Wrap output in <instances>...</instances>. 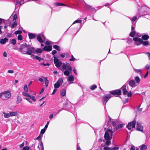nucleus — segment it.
I'll use <instances>...</instances> for the list:
<instances>
[{"instance_id":"4","label":"nucleus","mask_w":150,"mask_h":150,"mask_svg":"<svg viewBox=\"0 0 150 150\" xmlns=\"http://www.w3.org/2000/svg\"><path fill=\"white\" fill-rule=\"evenodd\" d=\"M122 90L123 94V95H125L127 94V96L128 97H131L132 95V94L131 91L128 92L126 89V86L125 85H123L121 88Z\"/></svg>"},{"instance_id":"16","label":"nucleus","mask_w":150,"mask_h":150,"mask_svg":"<svg viewBox=\"0 0 150 150\" xmlns=\"http://www.w3.org/2000/svg\"><path fill=\"white\" fill-rule=\"evenodd\" d=\"M124 124H121L120 125H117L115 128L114 131H116V130H118L119 129L122 128L124 127Z\"/></svg>"},{"instance_id":"49","label":"nucleus","mask_w":150,"mask_h":150,"mask_svg":"<svg viewBox=\"0 0 150 150\" xmlns=\"http://www.w3.org/2000/svg\"><path fill=\"white\" fill-rule=\"evenodd\" d=\"M110 140H107V141H106V144L107 146L109 145L111 143V142L110 141Z\"/></svg>"},{"instance_id":"20","label":"nucleus","mask_w":150,"mask_h":150,"mask_svg":"<svg viewBox=\"0 0 150 150\" xmlns=\"http://www.w3.org/2000/svg\"><path fill=\"white\" fill-rule=\"evenodd\" d=\"M14 22L11 25V27L12 28L15 27L18 25V22L16 21H13Z\"/></svg>"},{"instance_id":"9","label":"nucleus","mask_w":150,"mask_h":150,"mask_svg":"<svg viewBox=\"0 0 150 150\" xmlns=\"http://www.w3.org/2000/svg\"><path fill=\"white\" fill-rule=\"evenodd\" d=\"M111 94H107L105 95L103 97V100H104L103 103L106 104L108 100L111 98Z\"/></svg>"},{"instance_id":"41","label":"nucleus","mask_w":150,"mask_h":150,"mask_svg":"<svg viewBox=\"0 0 150 150\" xmlns=\"http://www.w3.org/2000/svg\"><path fill=\"white\" fill-rule=\"evenodd\" d=\"M60 86V84L57 83L54 84V87L55 88H58Z\"/></svg>"},{"instance_id":"13","label":"nucleus","mask_w":150,"mask_h":150,"mask_svg":"<svg viewBox=\"0 0 150 150\" xmlns=\"http://www.w3.org/2000/svg\"><path fill=\"white\" fill-rule=\"evenodd\" d=\"M52 49V47L51 45H49L48 46H45L43 49V50L47 51H50Z\"/></svg>"},{"instance_id":"12","label":"nucleus","mask_w":150,"mask_h":150,"mask_svg":"<svg viewBox=\"0 0 150 150\" xmlns=\"http://www.w3.org/2000/svg\"><path fill=\"white\" fill-rule=\"evenodd\" d=\"M137 131L142 132L143 130V127L142 126L140 123L139 122L137 123Z\"/></svg>"},{"instance_id":"45","label":"nucleus","mask_w":150,"mask_h":150,"mask_svg":"<svg viewBox=\"0 0 150 150\" xmlns=\"http://www.w3.org/2000/svg\"><path fill=\"white\" fill-rule=\"evenodd\" d=\"M22 94H23V95L24 96H28V97H29V96H30V95L29 94H28L27 93H26V92H23Z\"/></svg>"},{"instance_id":"28","label":"nucleus","mask_w":150,"mask_h":150,"mask_svg":"<svg viewBox=\"0 0 150 150\" xmlns=\"http://www.w3.org/2000/svg\"><path fill=\"white\" fill-rule=\"evenodd\" d=\"M53 48L57 50L58 51H59L60 50V47L57 45H55L53 46Z\"/></svg>"},{"instance_id":"36","label":"nucleus","mask_w":150,"mask_h":150,"mask_svg":"<svg viewBox=\"0 0 150 150\" xmlns=\"http://www.w3.org/2000/svg\"><path fill=\"white\" fill-rule=\"evenodd\" d=\"M82 22V20H77L76 21H75L72 24L77 23H81Z\"/></svg>"},{"instance_id":"48","label":"nucleus","mask_w":150,"mask_h":150,"mask_svg":"<svg viewBox=\"0 0 150 150\" xmlns=\"http://www.w3.org/2000/svg\"><path fill=\"white\" fill-rule=\"evenodd\" d=\"M46 129L45 128L42 129L40 131V133L42 134H43L45 132Z\"/></svg>"},{"instance_id":"58","label":"nucleus","mask_w":150,"mask_h":150,"mask_svg":"<svg viewBox=\"0 0 150 150\" xmlns=\"http://www.w3.org/2000/svg\"><path fill=\"white\" fill-rule=\"evenodd\" d=\"M57 91V89L56 88H55L54 89V90L53 91L52 93L51 94L52 95H53V94H54V93L56 92Z\"/></svg>"},{"instance_id":"64","label":"nucleus","mask_w":150,"mask_h":150,"mask_svg":"<svg viewBox=\"0 0 150 150\" xmlns=\"http://www.w3.org/2000/svg\"><path fill=\"white\" fill-rule=\"evenodd\" d=\"M135 147L134 146H132L131 147L130 150H135Z\"/></svg>"},{"instance_id":"62","label":"nucleus","mask_w":150,"mask_h":150,"mask_svg":"<svg viewBox=\"0 0 150 150\" xmlns=\"http://www.w3.org/2000/svg\"><path fill=\"white\" fill-rule=\"evenodd\" d=\"M57 53V52L56 50H53L52 51V54L53 55H54L56 54Z\"/></svg>"},{"instance_id":"56","label":"nucleus","mask_w":150,"mask_h":150,"mask_svg":"<svg viewBox=\"0 0 150 150\" xmlns=\"http://www.w3.org/2000/svg\"><path fill=\"white\" fill-rule=\"evenodd\" d=\"M77 150H81V148L79 146V144L78 143L77 145Z\"/></svg>"},{"instance_id":"55","label":"nucleus","mask_w":150,"mask_h":150,"mask_svg":"<svg viewBox=\"0 0 150 150\" xmlns=\"http://www.w3.org/2000/svg\"><path fill=\"white\" fill-rule=\"evenodd\" d=\"M49 123V122L48 121L47 122V123L45 125L44 128H45V129H46L47 128V127H48V125Z\"/></svg>"},{"instance_id":"38","label":"nucleus","mask_w":150,"mask_h":150,"mask_svg":"<svg viewBox=\"0 0 150 150\" xmlns=\"http://www.w3.org/2000/svg\"><path fill=\"white\" fill-rule=\"evenodd\" d=\"M11 42L13 45H14L16 43V40H15V39H13L12 40Z\"/></svg>"},{"instance_id":"2","label":"nucleus","mask_w":150,"mask_h":150,"mask_svg":"<svg viewBox=\"0 0 150 150\" xmlns=\"http://www.w3.org/2000/svg\"><path fill=\"white\" fill-rule=\"evenodd\" d=\"M113 132L110 129H108L105 132L104 137L106 140H111L112 135Z\"/></svg>"},{"instance_id":"6","label":"nucleus","mask_w":150,"mask_h":150,"mask_svg":"<svg viewBox=\"0 0 150 150\" xmlns=\"http://www.w3.org/2000/svg\"><path fill=\"white\" fill-rule=\"evenodd\" d=\"M136 121L133 120L132 122H128V125L126 126V127L129 130H130L131 128H134L135 127L136 125Z\"/></svg>"},{"instance_id":"11","label":"nucleus","mask_w":150,"mask_h":150,"mask_svg":"<svg viewBox=\"0 0 150 150\" xmlns=\"http://www.w3.org/2000/svg\"><path fill=\"white\" fill-rule=\"evenodd\" d=\"M28 46V45L25 43H24L21 45V47L19 49V51L23 54L24 51H23V49L27 47Z\"/></svg>"},{"instance_id":"10","label":"nucleus","mask_w":150,"mask_h":150,"mask_svg":"<svg viewBox=\"0 0 150 150\" xmlns=\"http://www.w3.org/2000/svg\"><path fill=\"white\" fill-rule=\"evenodd\" d=\"M3 96L6 98H9L11 97V94L9 91H5L3 92Z\"/></svg>"},{"instance_id":"22","label":"nucleus","mask_w":150,"mask_h":150,"mask_svg":"<svg viewBox=\"0 0 150 150\" xmlns=\"http://www.w3.org/2000/svg\"><path fill=\"white\" fill-rule=\"evenodd\" d=\"M22 101V99L21 97V96H18L17 97V99L16 100L17 103L18 104L21 103Z\"/></svg>"},{"instance_id":"53","label":"nucleus","mask_w":150,"mask_h":150,"mask_svg":"<svg viewBox=\"0 0 150 150\" xmlns=\"http://www.w3.org/2000/svg\"><path fill=\"white\" fill-rule=\"evenodd\" d=\"M112 125L113 126V127H115L117 126L116 125V122L115 121H112Z\"/></svg>"},{"instance_id":"31","label":"nucleus","mask_w":150,"mask_h":150,"mask_svg":"<svg viewBox=\"0 0 150 150\" xmlns=\"http://www.w3.org/2000/svg\"><path fill=\"white\" fill-rule=\"evenodd\" d=\"M13 19L12 20V21H16V20L17 19V16L16 14H15L13 16Z\"/></svg>"},{"instance_id":"25","label":"nucleus","mask_w":150,"mask_h":150,"mask_svg":"<svg viewBox=\"0 0 150 150\" xmlns=\"http://www.w3.org/2000/svg\"><path fill=\"white\" fill-rule=\"evenodd\" d=\"M33 59L36 58L37 60H38L39 62L41 60H43V59L42 58H41L37 56H34L32 57Z\"/></svg>"},{"instance_id":"26","label":"nucleus","mask_w":150,"mask_h":150,"mask_svg":"<svg viewBox=\"0 0 150 150\" xmlns=\"http://www.w3.org/2000/svg\"><path fill=\"white\" fill-rule=\"evenodd\" d=\"M74 80V78L72 75L69 76L68 77V80L69 81H73Z\"/></svg>"},{"instance_id":"15","label":"nucleus","mask_w":150,"mask_h":150,"mask_svg":"<svg viewBox=\"0 0 150 150\" xmlns=\"http://www.w3.org/2000/svg\"><path fill=\"white\" fill-rule=\"evenodd\" d=\"M28 35L29 38L30 39H32L35 38L36 35L35 34H33L32 33H30L28 34Z\"/></svg>"},{"instance_id":"7","label":"nucleus","mask_w":150,"mask_h":150,"mask_svg":"<svg viewBox=\"0 0 150 150\" xmlns=\"http://www.w3.org/2000/svg\"><path fill=\"white\" fill-rule=\"evenodd\" d=\"M54 62L56 67L58 68L62 64V62L60 61H59V59L55 57H54Z\"/></svg>"},{"instance_id":"59","label":"nucleus","mask_w":150,"mask_h":150,"mask_svg":"<svg viewBox=\"0 0 150 150\" xmlns=\"http://www.w3.org/2000/svg\"><path fill=\"white\" fill-rule=\"evenodd\" d=\"M25 99L28 101L30 103H32V101L31 100H30V99L29 98H25Z\"/></svg>"},{"instance_id":"52","label":"nucleus","mask_w":150,"mask_h":150,"mask_svg":"<svg viewBox=\"0 0 150 150\" xmlns=\"http://www.w3.org/2000/svg\"><path fill=\"white\" fill-rule=\"evenodd\" d=\"M86 7L88 9H90L91 8V6L87 4L86 5Z\"/></svg>"},{"instance_id":"32","label":"nucleus","mask_w":150,"mask_h":150,"mask_svg":"<svg viewBox=\"0 0 150 150\" xmlns=\"http://www.w3.org/2000/svg\"><path fill=\"white\" fill-rule=\"evenodd\" d=\"M42 50L40 49H38L37 50L35 49V52L36 53H41L42 52Z\"/></svg>"},{"instance_id":"40","label":"nucleus","mask_w":150,"mask_h":150,"mask_svg":"<svg viewBox=\"0 0 150 150\" xmlns=\"http://www.w3.org/2000/svg\"><path fill=\"white\" fill-rule=\"evenodd\" d=\"M18 40H21L23 39V37L21 35L19 34L18 36Z\"/></svg>"},{"instance_id":"3","label":"nucleus","mask_w":150,"mask_h":150,"mask_svg":"<svg viewBox=\"0 0 150 150\" xmlns=\"http://www.w3.org/2000/svg\"><path fill=\"white\" fill-rule=\"evenodd\" d=\"M32 53H35V48L33 47H32L31 48H28L26 52H24L23 54H28L31 55V57H32L34 56L33 54H32Z\"/></svg>"},{"instance_id":"34","label":"nucleus","mask_w":150,"mask_h":150,"mask_svg":"<svg viewBox=\"0 0 150 150\" xmlns=\"http://www.w3.org/2000/svg\"><path fill=\"white\" fill-rule=\"evenodd\" d=\"M24 0H21V1H16V4H19L20 5H21V4H22L24 3L23 2Z\"/></svg>"},{"instance_id":"37","label":"nucleus","mask_w":150,"mask_h":150,"mask_svg":"<svg viewBox=\"0 0 150 150\" xmlns=\"http://www.w3.org/2000/svg\"><path fill=\"white\" fill-rule=\"evenodd\" d=\"M140 106H141L140 105H139L138 106V107L137 108V112L139 113V112H141L142 111V108H140Z\"/></svg>"},{"instance_id":"61","label":"nucleus","mask_w":150,"mask_h":150,"mask_svg":"<svg viewBox=\"0 0 150 150\" xmlns=\"http://www.w3.org/2000/svg\"><path fill=\"white\" fill-rule=\"evenodd\" d=\"M3 56L4 57H6L7 56V54L6 52H4L3 53Z\"/></svg>"},{"instance_id":"27","label":"nucleus","mask_w":150,"mask_h":150,"mask_svg":"<svg viewBox=\"0 0 150 150\" xmlns=\"http://www.w3.org/2000/svg\"><path fill=\"white\" fill-rule=\"evenodd\" d=\"M37 39L38 40L40 43H42L43 42V40L41 38V37L40 36H38L37 37Z\"/></svg>"},{"instance_id":"24","label":"nucleus","mask_w":150,"mask_h":150,"mask_svg":"<svg viewBox=\"0 0 150 150\" xmlns=\"http://www.w3.org/2000/svg\"><path fill=\"white\" fill-rule=\"evenodd\" d=\"M140 150H145L147 148V147L146 145L144 144L142 145L141 146H140Z\"/></svg>"},{"instance_id":"44","label":"nucleus","mask_w":150,"mask_h":150,"mask_svg":"<svg viewBox=\"0 0 150 150\" xmlns=\"http://www.w3.org/2000/svg\"><path fill=\"white\" fill-rule=\"evenodd\" d=\"M97 88V86L95 85H93L91 86V89L92 90H94Z\"/></svg>"},{"instance_id":"57","label":"nucleus","mask_w":150,"mask_h":150,"mask_svg":"<svg viewBox=\"0 0 150 150\" xmlns=\"http://www.w3.org/2000/svg\"><path fill=\"white\" fill-rule=\"evenodd\" d=\"M58 80L60 83L62 84L63 81V79L62 78H60Z\"/></svg>"},{"instance_id":"63","label":"nucleus","mask_w":150,"mask_h":150,"mask_svg":"<svg viewBox=\"0 0 150 150\" xmlns=\"http://www.w3.org/2000/svg\"><path fill=\"white\" fill-rule=\"evenodd\" d=\"M137 19V18L136 16L132 18V21H134L136 20Z\"/></svg>"},{"instance_id":"50","label":"nucleus","mask_w":150,"mask_h":150,"mask_svg":"<svg viewBox=\"0 0 150 150\" xmlns=\"http://www.w3.org/2000/svg\"><path fill=\"white\" fill-rule=\"evenodd\" d=\"M119 147H115L111 148V150H118Z\"/></svg>"},{"instance_id":"8","label":"nucleus","mask_w":150,"mask_h":150,"mask_svg":"<svg viewBox=\"0 0 150 150\" xmlns=\"http://www.w3.org/2000/svg\"><path fill=\"white\" fill-rule=\"evenodd\" d=\"M122 92L120 89L115 90L113 91H110V93L113 95H117V96L120 95L121 94Z\"/></svg>"},{"instance_id":"60","label":"nucleus","mask_w":150,"mask_h":150,"mask_svg":"<svg viewBox=\"0 0 150 150\" xmlns=\"http://www.w3.org/2000/svg\"><path fill=\"white\" fill-rule=\"evenodd\" d=\"M8 72L9 73L13 74V71L12 70H8Z\"/></svg>"},{"instance_id":"35","label":"nucleus","mask_w":150,"mask_h":150,"mask_svg":"<svg viewBox=\"0 0 150 150\" xmlns=\"http://www.w3.org/2000/svg\"><path fill=\"white\" fill-rule=\"evenodd\" d=\"M149 42L147 40L143 42H143L142 44L144 46H146L148 45H149Z\"/></svg>"},{"instance_id":"42","label":"nucleus","mask_w":150,"mask_h":150,"mask_svg":"<svg viewBox=\"0 0 150 150\" xmlns=\"http://www.w3.org/2000/svg\"><path fill=\"white\" fill-rule=\"evenodd\" d=\"M24 89L25 92H28V88L27 85H25L24 87Z\"/></svg>"},{"instance_id":"23","label":"nucleus","mask_w":150,"mask_h":150,"mask_svg":"<svg viewBox=\"0 0 150 150\" xmlns=\"http://www.w3.org/2000/svg\"><path fill=\"white\" fill-rule=\"evenodd\" d=\"M149 36L148 35H143L142 37V39L144 40H147L149 39Z\"/></svg>"},{"instance_id":"19","label":"nucleus","mask_w":150,"mask_h":150,"mask_svg":"<svg viewBox=\"0 0 150 150\" xmlns=\"http://www.w3.org/2000/svg\"><path fill=\"white\" fill-rule=\"evenodd\" d=\"M66 94V91L64 88L62 89L61 91L60 95L62 96H64Z\"/></svg>"},{"instance_id":"46","label":"nucleus","mask_w":150,"mask_h":150,"mask_svg":"<svg viewBox=\"0 0 150 150\" xmlns=\"http://www.w3.org/2000/svg\"><path fill=\"white\" fill-rule=\"evenodd\" d=\"M22 33V31L21 30H17L14 33L16 35H17L19 34H21Z\"/></svg>"},{"instance_id":"21","label":"nucleus","mask_w":150,"mask_h":150,"mask_svg":"<svg viewBox=\"0 0 150 150\" xmlns=\"http://www.w3.org/2000/svg\"><path fill=\"white\" fill-rule=\"evenodd\" d=\"M42 78H44V80H45V86L46 87H47L49 84V81L48 80L47 77H44L43 76H42Z\"/></svg>"},{"instance_id":"33","label":"nucleus","mask_w":150,"mask_h":150,"mask_svg":"<svg viewBox=\"0 0 150 150\" xmlns=\"http://www.w3.org/2000/svg\"><path fill=\"white\" fill-rule=\"evenodd\" d=\"M135 80L137 83H139L140 81V79L138 76H136L135 78Z\"/></svg>"},{"instance_id":"5","label":"nucleus","mask_w":150,"mask_h":150,"mask_svg":"<svg viewBox=\"0 0 150 150\" xmlns=\"http://www.w3.org/2000/svg\"><path fill=\"white\" fill-rule=\"evenodd\" d=\"M133 40L134 41V44L137 45L138 46L142 44L143 42V40L138 37H133Z\"/></svg>"},{"instance_id":"30","label":"nucleus","mask_w":150,"mask_h":150,"mask_svg":"<svg viewBox=\"0 0 150 150\" xmlns=\"http://www.w3.org/2000/svg\"><path fill=\"white\" fill-rule=\"evenodd\" d=\"M3 113L4 115V116L6 118H8L10 117V112L9 113H5L4 112H3Z\"/></svg>"},{"instance_id":"14","label":"nucleus","mask_w":150,"mask_h":150,"mask_svg":"<svg viewBox=\"0 0 150 150\" xmlns=\"http://www.w3.org/2000/svg\"><path fill=\"white\" fill-rule=\"evenodd\" d=\"M129 85L132 87H133L135 86V82L133 80H131L129 81Z\"/></svg>"},{"instance_id":"18","label":"nucleus","mask_w":150,"mask_h":150,"mask_svg":"<svg viewBox=\"0 0 150 150\" xmlns=\"http://www.w3.org/2000/svg\"><path fill=\"white\" fill-rule=\"evenodd\" d=\"M8 40L7 38H5L4 39H2L0 40V43L2 45L4 44H5Z\"/></svg>"},{"instance_id":"1","label":"nucleus","mask_w":150,"mask_h":150,"mask_svg":"<svg viewBox=\"0 0 150 150\" xmlns=\"http://www.w3.org/2000/svg\"><path fill=\"white\" fill-rule=\"evenodd\" d=\"M62 69L67 70L64 71V74L67 76H69L70 74L69 72H71L72 71V68L70 64L68 62L64 63L62 66Z\"/></svg>"},{"instance_id":"17","label":"nucleus","mask_w":150,"mask_h":150,"mask_svg":"<svg viewBox=\"0 0 150 150\" xmlns=\"http://www.w3.org/2000/svg\"><path fill=\"white\" fill-rule=\"evenodd\" d=\"M10 112V116H17L18 114L17 111Z\"/></svg>"},{"instance_id":"43","label":"nucleus","mask_w":150,"mask_h":150,"mask_svg":"<svg viewBox=\"0 0 150 150\" xmlns=\"http://www.w3.org/2000/svg\"><path fill=\"white\" fill-rule=\"evenodd\" d=\"M134 71L137 73H139L140 74L141 73L142 70L140 69H136L135 68L134 69Z\"/></svg>"},{"instance_id":"47","label":"nucleus","mask_w":150,"mask_h":150,"mask_svg":"<svg viewBox=\"0 0 150 150\" xmlns=\"http://www.w3.org/2000/svg\"><path fill=\"white\" fill-rule=\"evenodd\" d=\"M29 149V147L28 146H26L23 147L21 150H28Z\"/></svg>"},{"instance_id":"29","label":"nucleus","mask_w":150,"mask_h":150,"mask_svg":"<svg viewBox=\"0 0 150 150\" xmlns=\"http://www.w3.org/2000/svg\"><path fill=\"white\" fill-rule=\"evenodd\" d=\"M136 34L135 31H132L129 34V36L131 37H133Z\"/></svg>"},{"instance_id":"51","label":"nucleus","mask_w":150,"mask_h":150,"mask_svg":"<svg viewBox=\"0 0 150 150\" xmlns=\"http://www.w3.org/2000/svg\"><path fill=\"white\" fill-rule=\"evenodd\" d=\"M104 150H111V148L109 147H105L103 148Z\"/></svg>"},{"instance_id":"54","label":"nucleus","mask_w":150,"mask_h":150,"mask_svg":"<svg viewBox=\"0 0 150 150\" xmlns=\"http://www.w3.org/2000/svg\"><path fill=\"white\" fill-rule=\"evenodd\" d=\"M75 58L74 57L73 55H72L71 58L69 59V60L71 61H74L75 60Z\"/></svg>"},{"instance_id":"39","label":"nucleus","mask_w":150,"mask_h":150,"mask_svg":"<svg viewBox=\"0 0 150 150\" xmlns=\"http://www.w3.org/2000/svg\"><path fill=\"white\" fill-rule=\"evenodd\" d=\"M29 97L33 101H35L36 99L35 98V97L34 96H31V95H30Z\"/></svg>"}]
</instances>
